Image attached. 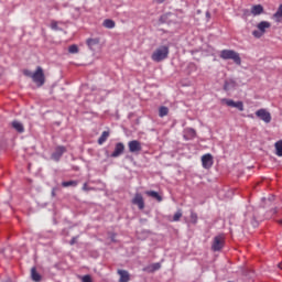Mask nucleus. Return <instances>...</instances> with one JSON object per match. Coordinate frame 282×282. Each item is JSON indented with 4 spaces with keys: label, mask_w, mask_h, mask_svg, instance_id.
<instances>
[{
    "label": "nucleus",
    "mask_w": 282,
    "mask_h": 282,
    "mask_svg": "<svg viewBox=\"0 0 282 282\" xmlns=\"http://www.w3.org/2000/svg\"><path fill=\"white\" fill-rule=\"evenodd\" d=\"M206 17H207V19H210V12H206Z\"/></svg>",
    "instance_id": "35"
},
{
    "label": "nucleus",
    "mask_w": 282,
    "mask_h": 282,
    "mask_svg": "<svg viewBox=\"0 0 282 282\" xmlns=\"http://www.w3.org/2000/svg\"><path fill=\"white\" fill-rule=\"evenodd\" d=\"M189 218H191L192 224H197V214L195 212L191 213Z\"/></svg>",
    "instance_id": "27"
},
{
    "label": "nucleus",
    "mask_w": 282,
    "mask_h": 282,
    "mask_svg": "<svg viewBox=\"0 0 282 282\" xmlns=\"http://www.w3.org/2000/svg\"><path fill=\"white\" fill-rule=\"evenodd\" d=\"M24 76H28V78H33L34 73H32L30 69H24L23 70Z\"/></svg>",
    "instance_id": "28"
},
{
    "label": "nucleus",
    "mask_w": 282,
    "mask_h": 282,
    "mask_svg": "<svg viewBox=\"0 0 282 282\" xmlns=\"http://www.w3.org/2000/svg\"><path fill=\"white\" fill-rule=\"evenodd\" d=\"M273 19H275V21L278 23H281V21H282V4L279 6L278 11L273 14Z\"/></svg>",
    "instance_id": "20"
},
{
    "label": "nucleus",
    "mask_w": 282,
    "mask_h": 282,
    "mask_svg": "<svg viewBox=\"0 0 282 282\" xmlns=\"http://www.w3.org/2000/svg\"><path fill=\"white\" fill-rule=\"evenodd\" d=\"M86 45L93 52L96 51V47L100 45V39L95 37V39H88L86 41Z\"/></svg>",
    "instance_id": "13"
},
{
    "label": "nucleus",
    "mask_w": 282,
    "mask_h": 282,
    "mask_svg": "<svg viewBox=\"0 0 282 282\" xmlns=\"http://www.w3.org/2000/svg\"><path fill=\"white\" fill-rule=\"evenodd\" d=\"M220 58H223V61H234L236 65H241V56L234 50L220 51Z\"/></svg>",
    "instance_id": "2"
},
{
    "label": "nucleus",
    "mask_w": 282,
    "mask_h": 282,
    "mask_svg": "<svg viewBox=\"0 0 282 282\" xmlns=\"http://www.w3.org/2000/svg\"><path fill=\"white\" fill-rule=\"evenodd\" d=\"M224 242H225L224 236H216L214 238L212 250H214V252H219V250L224 248Z\"/></svg>",
    "instance_id": "8"
},
{
    "label": "nucleus",
    "mask_w": 282,
    "mask_h": 282,
    "mask_svg": "<svg viewBox=\"0 0 282 282\" xmlns=\"http://www.w3.org/2000/svg\"><path fill=\"white\" fill-rule=\"evenodd\" d=\"M128 149L130 153H140V151H142V143H140L138 140L129 141Z\"/></svg>",
    "instance_id": "9"
},
{
    "label": "nucleus",
    "mask_w": 282,
    "mask_h": 282,
    "mask_svg": "<svg viewBox=\"0 0 282 282\" xmlns=\"http://www.w3.org/2000/svg\"><path fill=\"white\" fill-rule=\"evenodd\" d=\"M170 48L166 45H161L155 48V51L151 55V59L154 63H162V61H166L169 58Z\"/></svg>",
    "instance_id": "1"
},
{
    "label": "nucleus",
    "mask_w": 282,
    "mask_h": 282,
    "mask_svg": "<svg viewBox=\"0 0 282 282\" xmlns=\"http://www.w3.org/2000/svg\"><path fill=\"white\" fill-rule=\"evenodd\" d=\"M132 204L134 206H138L139 210H144V197L142 196V194L137 193L132 198Z\"/></svg>",
    "instance_id": "10"
},
{
    "label": "nucleus",
    "mask_w": 282,
    "mask_h": 282,
    "mask_svg": "<svg viewBox=\"0 0 282 282\" xmlns=\"http://www.w3.org/2000/svg\"><path fill=\"white\" fill-rule=\"evenodd\" d=\"M220 102L221 105H226L227 107H232L234 109H238V111H243V101H235L232 99L223 98Z\"/></svg>",
    "instance_id": "5"
},
{
    "label": "nucleus",
    "mask_w": 282,
    "mask_h": 282,
    "mask_svg": "<svg viewBox=\"0 0 282 282\" xmlns=\"http://www.w3.org/2000/svg\"><path fill=\"white\" fill-rule=\"evenodd\" d=\"M159 116L160 118H164V116H169V108H166L165 106H162L159 109Z\"/></svg>",
    "instance_id": "23"
},
{
    "label": "nucleus",
    "mask_w": 282,
    "mask_h": 282,
    "mask_svg": "<svg viewBox=\"0 0 282 282\" xmlns=\"http://www.w3.org/2000/svg\"><path fill=\"white\" fill-rule=\"evenodd\" d=\"M82 282H94V281L91 280V275L87 274L82 278Z\"/></svg>",
    "instance_id": "29"
},
{
    "label": "nucleus",
    "mask_w": 282,
    "mask_h": 282,
    "mask_svg": "<svg viewBox=\"0 0 282 282\" xmlns=\"http://www.w3.org/2000/svg\"><path fill=\"white\" fill-rule=\"evenodd\" d=\"M69 54H78V46L76 44H73L68 47Z\"/></svg>",
    "instance_id": "26"
},
{
    "label": "nucleus",
    "mask_w": 282,
    "mask_h": 282,
    "mask_svg": "<svg viewBox=\"0 0 282 282\" xmlns=\"http://www.w3.org/2000/svg\"><path fill=\"white\" fill-rule=\"evenodd\" d=\"M251 14L253 17H259V14H263V6L256 4V6L251 7Z\"/></svg>",
    "instance_id": "16"
},
{
    "label": "nucleus",
    "mask_w": 282,
    "mask_h": 282,
    "mask_svg": "<svg viewBox=\"0 0 282 282\" xmlns=\"http://www.w3.org/2000/svg\"><path fill=\"white\" fill-rule=\"evenodd\" d=\"M83 191H89V187L87 186V183L83 185Z\"/></svg>",
    "instance_id": "32"
},
{
    "label": "nucleus",
    "mask_w": 282,
    "mask_h": 282,
    "mask_svg": "<svg viewBox=\"0 0 282 282\" xmlns=\"http://www.w3.org/2000/svg\"><path fill=\"white\" fill-rule=\"evenodd\" d=\"M32 80L39 87H43L45 85V73H43V68L41 66L36 67V70L33 73Z\"/></svg>",
    "instance_id": "4"
},
{
    "label": "nucleus",
    "mask_w": 282,
    "mask_h": 282,
    "mask_svg": "<svg viewBox=\"0 0 282 282\" xmlns=\"http://www.w3.org/2000/svg\"><path fill=\"white\" fill-rule=\"evenodd\" d=\"M275 155H278V158H282V140L276 141L275 144Z\"/></svg>",
    "instance_id": "22"
},
{
    "label": "nucleus",
    "mask_w": 282,
    "mask_h": 282,
    "mask_svg": "<svg viewBox=\"0 0 282 282\" xmlns=\"http://www.w3.org/2000/svg\"><path fill=\"white\" fill-rule=\"evenodd\" d=\"M31 279H32V281H34V282H41V281H43V275H41V274L39 273V271H36V267H33V268L31 269Z\"/></svg>",
    "instance_id": "15"
},
{
    "label": "nucleus",
    "mask_w": 282,
    "mask_h": 282,
    "mask_svg": "<svg viewBox=\"0 0 282 282\" xmlns=\"http://www.w3.org/2000/svg\"><path fill=\"white\" fill-rule=\"evenodd\" d=\"M108 139H109V131H104L98 139V144H105V142H107Z\"/></svg>",
    "instance_id": "21"
},
{
    "label": "nucleus",
    "mask_w": 282,
    "mask_h": 282,
    "mask_svg": "<svg viewBox=\"0 0 282 282\" xmlns=\"http://www.w3.org/2000/svg\"><path fill=\"white\" fill-rule=\"evenodd\" d=\"M11 127L18 131V133H23L25 131V127L20 121H12Z\"/></svg>",
    "instance_id": "17"
},
{
    "label": "nucleus",
    "mask_w": 282,
    "mask_h": 282,
    "mask_svg": "<svg viewBox=\"0 0 282 282\" xmlns=\"http://www.w3.org/2000/svg\"><path fill=\"white\" fill-rule=\"evenodd\" d=\"M160 268H161L160 263L153 264V270H160Z\"/></svg>",
    "instance_id": "31"
},
{
    "label": "nucleus",
    "mask_w": 282,
    "mask_h": 282,
    "mask_svg": "<svg viewBox=\"0 0 282 282\" xmlns=\"http://www.w3.org/2000/svg\"><path fill=\"white\" fill-rule=\"evenodd\" d=\"M213 164H214L213 154L207 153L202 156L203 169H213Z\"/></svg>",
    "instance_id": "11"
},
{
    "label": "nucleus",
    "mask_w": 282,
    "mask_h": 282,
    "mask_svg": "<svg viewBox=\"0 0 282 282\" xmlns=\"http://www.w3.org/2000/svg\"><path fill=\"white\" fill-rule=\"evenodd\" d=\"M69 243H70V246H74V243H76V237L72 238Z\"/></svg>",
    "instance_id": "33"
},
{
    "label": "nucleus",
    "mask_w": 282,
    "mask_h": 282,
    "mask_svg": "<svg viewBox=\"0 0 282 282\" xmlns=\"http://www.w3.org/2000/svg\"><path fill=\"white\" fill-rule=\"evenodd\" d=\"M62 186L64 188H67L68 186H78L77 181H66V182H62Z\"/></svg>",
    "instance_id": "24"
},
{
    "label": "nucleus",
    "mask_w": 282,
    "mask_h": 282,
    "mask_svg": "<svg viewBox=\"0 0 282 282\" xmlns=\"http://www.w3.org/2000/svg\"><path fill=\"white\" fill-rule=\"evenodd\" d=\"M191 133L195 135V131L193 129H189Z\"/></svg>",
    "instance_id": "36"
},
{
    "label": "nucleus",
    "mask_w": 282,
    "mask_h": 282,
    "mask_svg": "<svg viewBox=\"0 0 282 282\" xmlns=\"http://www.w3.org/2000/svg\"><path fill=\"white\" fill-rule=\"evenodd\" d=\"M124 153V143L119 142L115 145V150L111 153L110 158H120Z\"/></svg>",
    "instance_id": "12"
},
{
    "label": "nucleus",
    "mask_w": 282,
    "mask_h": 282,
    "mask_svg": "<svg viewBox=\"0 0 282 282\" xmlns=\"http://www.w3.org/2000/svg\"><path fill=\"white\" fill-rule=\"evenodd\" d=\"M256 116H257V118H260V120H262L267 124H270V122H272V115L263 108L257 110Z\"/></svg>",
    "instance_id": "6"
},
{
    "label": "nucleus",
    "mask_w": 282,
    "mask_h": 282,
    "mask_svg": "<svg viewBox=\"0 0 282 282\" xmlns=\"http://www.w3.org/2000/svg\"><path fill=\"white\" fill-rule=\"evenodd\" d=\"M119 278V282H129L131 281V274L127 270H118L117 271Z\"/></svg>",
    "instance_id": "14"
},
{
    "label": "nucleus",
    "mask_w": 282,
    "mask_h": 282,
    "mask_svg": "<svg viewBox=\"0 0 282 282\" xmlns=\"http://www.w3.org/2000/svg\"><path fill=\"white\" fill-rule=\"evenodd\" d=\"M155 3H164L166 0H154Z\"/></svg>",
    "instance_id": "34"
},
{
    "label": "nucleus",
    "mask_w": 282,
    "mask_h": 282,
    "mask_svg": "<svg viewBox=\"0 0 282 282\" xmlns=\"http://www.w3.org/2000/svg\"><path fill=\"white\" fill-rule=\"evenodd\" d=\"M279 268H281V270H282V267H281V264H279Z\"/></svg>",
    "instance_id": "38"
},
{
    "label": "nucleus",
    "mask_w": 282,
    "mask_h": 282,
    "mask_svg": "<svg viewBox=\"0 0 282 282\" xmlns=\"http://www.w3.org/2000/svg\"><path fill=\"white\" fill-rule=\"evenodd\" d=\"M182 209H178L175 214H174V216H173V219H172V221H180V219H182Z\"/></svg>",
    "instance_id": "25"
},
{
    "label": "nucleus",
    "mask_w": 282,
    "mask_h": 282,
    "mask_svg": "<svg viewBox=\"0 0 282 282\" xmlns=\"http://www.w3.org/2000/svg\"><path fill=\"white\" fill-rule=\"evenodd\" d=\"M64 153H67V148H65V145H58L55 148V151L53 152L51 158L55 162H58L61 160V158H63Z\"/></svg>",
    "instance_id": "7"
},
{
    "label": "nucleus",
    "mask_w": 282,
    "mask_h": 282,
    "mask_svg": "<svg viewBox=\"0 0 282 282\" xmlns=\"http://www.w3.org/2000/svg\"><path fill=\"white\" fill-rule=\"evenodd\" d=\"M257 28L258 30L252 31V36H254V39H261V36L265 34V31L272 28V24L268 21H261L258 23Z\"/></svg>",
    "instance_id": "3"
},
{
    "label": "nucleus",
    "mask_w": 282,
    "mask_h": 282,
    "mask_svg": "<svg viewBox=\"0 0 282 282\" xmlns=\"http://www.w3.org/2000/svg\"><path fill=\"white\" fill-rule=\"evenodd\" d=\"M52 195H53V197H54V195H56V194L54 193V191L52 192Z\"/></svg>",
    "instance_id": "37"
},
{
    "label": "nucleus",
    "mask_w": 282,
    "mask_h": 282,
    "mask_svg": "<svg viewBox=\"0 0 282 282\" xmlns=\"http://www.w3.org/2000/svg\"><path fill=\"white\" fill-rule=\"evenodd\" d=\"M51 28H52V30H58V22L52 21L51 22Z\"/></svg>",
    "instance_id": "30"
},
{
    "label": "nucleus",
    "mask_w": 282,
    "mask_h": 282,
    "mask_svg": "<svg viewBox=\"0 0 282 282\" xmlns=\"http://www.w3.org/2000/svg\"><path fill=\"white\" fill-rule=\"evenodd\" d=\"M102 25L104 28H107V30H113V28H116V22L111 19H106Z\"/></svg>",
    "instance_id": "19"
},
{
    "label": "nucleus",
    "mask_w": 282,
    "mask_h": 282,
    "mask_svg": "<svg viewBox=\"0 0 282 282\" xmlns=\"http://www.w3.org/2000/svg\"><path fill=\"white\" fill-rule=\"evenodd\" d=\"M145 195H148V197H152L153 199H156V202H162V196L160 195V193L155 191H147Z\"/></svg>",
    "instance_id": "18"
}]
</instances>
